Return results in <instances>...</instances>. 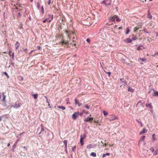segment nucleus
I'll return each instance as SVG.
<instances>
[{
	"instance_id": "obj_1",
	"label": "nucleus",
	"mask_w": 158,
	"mask_h": 158,
	"mask_svg": "<svg viewBox=\"0 0 158 158\" xmlns=\"http://www.w3.org/2000/svg\"><path fill=\"white\" fill-rule=\"evenodd\" d=\"M16 7V9H19V10L17 11L16 16L17 18L19 19L22 15L24 12H26V9L24 7H22L21 4H17Z\"/></svg>"
},
{
	"instance_id": "obj_2",
	"label": "nucleus",
	"mask_w": 158,
	"mask_h": 158,
	"mask_svg": "<svg viewBox=\"0 0 158 158\" xmlns=\"http://www.w3.org/2000/svg\"><path fill=\"white\" fill-rule=\"evenodd\" d=\"M65 32L67 35V38L66 40H64L63 39H62L61 41L60 42V44H61L62 45H63V44H68L70 40V38L69 35V32L67 30H65Z\"/></svg>"
},
{
	"instance_id": "obj_3",
	"label": "nucleus",
	"mask_w": 158,
	"mask_h": 158,
	"mask_svg": "<svg viewBox=\"0 0 158 158\" xmlns=\"http://www.w3.org/2000/svg\"><path fill=\"white\" fill-rule=\"evenodd\" d=\"M115 19L117 22H120L121 21V19L118 18V16L115 15L113 16L110 17L108 19L111 22H113L115 21Z\"/></svg>"
},
{
	"instance_id": "obj_4",
	"label": "nucleus",
	"mask_w": 158,
	"mask_h": 158,
	"mask_svg": "<svg viewBox=\"0 0 158 158\" xmlns=\"http://www.w3.org/2000/svg\"><path fill=\"white\" fill-rule=\"evenodd\" d=\"M111 1V0H105L102 2V3L105 4L106 6H108L110 5Z\"/></svg>"
},
{
	"instance_id": "obj_5",
	"label": "nucleus",
	"mask_w": 158,
	"mask_h": 158,
	"mask_svg": "<svg viewBox=\"0 0 158 158\" xmlns=\"http://www.w3.org/2000/svg\"><path fill=\"white\" fill-rule=\"evenodd\" d=\"M80 115V114L79 112H75L73 114L72 118L73 119H76L78 116Z\"/></svg>"
},
{
	"instance_id": "obj_6",
	"label": "nucleus",
	"mask_w": 158,
	"mask_h": 158,
	"mask_svg": "<svg viewBox=\"0 0 158 158\" xmlns=\"http://www.w3.org/2000/svg\"><path fill=\"white\" fill-rule=\"evenodd\" d=\"M146 143L144 141H139L138 143V146L141 148H143L144 147Z\"/></svg>"
},
{
	"instance_id": "obj_7",
	"label": "nucleus",
	"mask_w": 158,
	"mask_h": 158,
	"mask_svg": "<svg viewBox=\"0 0 158 158\" xmlns=\"http://www.w3.org/2000/svg\"><path fill=\"white\" fill-rule=\"evenodd\" d=\"M111 116V118L109 119V120L110 121H111L112 120H114L115 119H118V118L114 114H112L110 115Z\"/></svg>"
},
{
	"instance_id": "obj_8",
	"label": "nucleus",
	"mask_w": 158,
	"mask_h": 158,
	"mask_svg": "<svg viewBox=\"0 0 158 158\" xmlns=\"http://www.w3.org/2000/svg\"><path fill=\"white\" fill-rule=\"evenodd\" d=\"M85 135H83L82 136V135H81V139H80V142L81 145H83L84 144L83 140L85 138Z\"/></svg>"
},
{
	"instance_id": "obj_9",
	"label": "nucleus",
	"mask_w": 158,
	"mask_h": 158,
	"mask_svg": "<svg viewBox=\"0 0 158 158\" xmlns=\"http://www.w3.org/2000/svg\"><path fill=\"white\" fill-rule=\"evenodd\" d=\"M124 41L127 43H131L132 42V40L131 39L127 38L124 40Z\"/></svg>"
},
{
	"instance_id": "obj_10",
	"label": "nucleus",
	"mask_w": 158,
	"mask_h": 158,
	"mask_svg": "<svg viewBox=\"0 0 158 158\" xmlns=\"http://www.w3.org/2000/svg\"><path fill=\"white\" fill-rule=\"evenodd\" d=\"M46 131L44 129L43 127H42L41 128V131L39 133V135H41V134H44L46 133Z\"/></svg>"
},
{
	"instance_id": "obj_11",
	"label": "nucleus",
	"mask_w": 158,
	"mask_h": 158,
	"mask_svg": "<svg viewBox=\"0 0 158 158\" xmlns=\"http://www.w3.org/2000/svg\"><path fill=\"white\" fill-rule=\"evenodd\" d=\"M75 104L76 105H78L79 106H80L81 105V104L77 100L75 99Z\"/></svg>"
},
{
	"instance_id": "obj_12",
	"label": "nucleus",
	"mask_w": 158,
	"mask_h": 158,
	"mask_svg": "<svg viewBox=\"0 0 158 158\" xmlns=\"http://www.w3.org/2000/svg\"><path fill=\"white\" fill-rule=\"evenodd\" d=\"M20 44L17 41L15 44V50H16L17 49H18L19 46Z\"/></svg>"
},
{
	"instance_id": "obj_13",
	"label": "nucleus",
	"mask_w": 158,
	"mask_h": 158,
	"mask_svg": "<svg viewBox=\"0 0 158 158\" xmlns=\"http://www.w3.org/2000/svg\"><path fill=\"white\" fill-rule=\"evenodd\" d=\"M146 106L148 107H149L150 109H152V104L151 103H147L146 105Z\"/></svg>"
},
{
	"instance_id": "obj_14",
	"label": "nucleus",
	"mask_w": 158,
	"mask_h": 158,
	"mask_svg": "<svg viewBox=\"0 0 158 158\" xmlns=\"http://www.w3.org/2000/svg\"><path fill=\"white\" fill-rule=\"evenodd\" d=\"M147 130L145 129H143V130H142L140 132L139 134L141 135L143 133H145L147 132Z\"/></svg>"
},
{
	"instance_id": "obj_15",
	"label": "nucleus",
	"mask_w": 158,
	"mask_h": 158,
	"mask_svg": "<svg viewBox=\"0 0 158 158\" xmlns=\"http://www.w3.org/2000/svg\"><path fill=\"white\" fill-rule=\"evenodd\" d=\"M128 90L129 92H133L134 91V89L131 88L130 87H128Z\"/></svg>"
},
{
	"instance_id": "obj_16",
	"label": "nucleus",
	"mask_w": 158,
	"mask_h": 158,
	"mask_svg": "<svg viewBox=\"0 0 158 158\" xmlns=\"http://www.w3.org/2000/svg\"><path fill=\"white\" fill-rule=\"evenodd\" d=\"M94 147V146L92 145L91 144H89L86 147L88 149H90Z\"/></svg>"
},
{
	"instance_id": "obj_17",
	"label": "nucleus",
	"mask_w": 158,
	"mask_h": 158,
	"mask_svg": "<svg viewBox=\"0 0 158 158\" xmlns=\"http://www.w3.org/2000/svg\"><path fill=\"white\" fill-rule=\"evenodd\" d=\"M57 108L59 109H61L62 110H64L65 109V107L60 106H57Z\"/></svg>"
},
{
	"instance_id": "obj_18",
	"label": "nucleus",
	"mask_w": 158,
	"mask_h": 158,
	"mask_svg": "<svg viewBox=\"0 0 158 158\" xmlns=\"http://www.w3.org/2000/svg\"><path fill=\"white\" fill-rule=\"evenodd\" d=\"M130 30L129 27H127L126 28V34L127 35L128 34L129 32H130Z\"/></svg>"
},
{
	"instance_id": "obj_19",
	"label": "nucleus",
	"mask_w": 158,
	"mask_h": 158,
	"mask_svg": "<svg viewBox=\"0 0 158 158\" xmlns=\"http://www.w3.org/2000/svg\"><path fill=\"white\" fill-rule=\"evenodd\" d=\"M145 136H142L141 137L139 141H144V139H145Z\"/></svg>"
},
{
	"instance_id": "obj_20",
	"label": "nucleus",
	"mask_w": 158,
	"mask_h": 158,
	"mask_svg": "<svg viewBox=\"0 0 158 158\" xmlns=\"http://www.w3.org/2000/svg\"><path fill=\"white\" fill-rule=\"evenodd\" d=\"M90 156L94 157L96 156V154L94 152H91L90 154Z\"/></svg>"
},
{
	"instance_id": "obj_21",
	"label": "nucleus",
	"mask_w": 158,
	"mask_h": 158,
	"mask_svg": "<svg viewBox=\"0 0 158 158\" xmlns=\"http://www.w3.org/2000/svg\"><path fill=\"white\" fill-rule=\"evenodd\" d=\"M148 18H149L150 19H152V15H151V14L149 13V10L148 11Z\"/></svg>"
},
{
	"instance_id": "obj_22",
	"label": "nucleus",
	"mask_w": 158,
	"mask_h": 158,
	"mask_svg": "<svg viewBox=\"0 0 158 158\" xmlns=\"http://www.w3.org/2000/svg\"><path fill=\"white\" fill-rule=\"evenodd\" d=\"M81 113L82 114H87L89 113V112L88 111L83 110L82 111Z\"/></svg>"
},
{
	"instance_id": "obj_23",
	"label": "nucleus",
	"mask_w": 158,
	"mask_h": 158,
	"mask_svg": "<svg viewBox=\"0 0 158 158\" xmlns=\"http://www.w3.org/2000/svg\"><path fill=\"white\" fill-rule=\"evenodd\" d=\"M110 155V153H106V154H103L102 155V158H104L106 156H109Z\"/></svg>"
},
{
	"instance_id": "obj_24",
	"label": "nucleus",
	"mask_w": 158,
	"mask_h": 158,
	"mask_svg": "<svg viewBox=\"0 0 158 158\" xmlns=\"http://www.w3.org/2000/svg\"><path fill=\"white\" fill-rule=\"evenodd\" d=\"M110 155V153H106V154H103L102 155V158H104L106 156H109Z\"/></svg>"
},
{
	"instance_id": "obj_25",
	"label": "nucleus",
	"mask_w": 158,
	"mask_h": 158,
	"mask_svg": "<svg viewBox=\"0 0 158 158\" xmlns=\"http://www.w3.org/2000/svg\"><path fill=\"white\" fill-rule=\"evenodd\" d=\"M153 96H158V91H155L154 93Z\"/></svg>"
},
{
	"instance_id": "obj_26",
	"label": "nucleus",
	"mask_w": 158,
	"mask_h": 158,
	"mask_svg": "<svg viewBox=\"0 0 158 158\" xmlns=\"http://www.w3.org/2000/svg\"><path fill=\"white\" fill-rule=\"evenodd\" d=\"M2 95H3V98L2 100L3 102H5V98H6V96L4 95V93L3 92L2 93Z\"/></svg>"
},
{
	"instance_id": "obj_27",
	"label": "nucleus",
	"mask_w": 158,
	"mask_h": 158,
	"mask_svg": "<svg viewBox=\"0 0 158 158\" xmlns=\"http://www.w3.org/2000/svg\"><path fill=\"white\" fill-rule=\"evenodd\" d=\"M32 95L33 96L34 98L35 99H36L37 98L38 96L37 94H33Z\"/></svg>"
},
{
	"instance_id": "obj_28",
	"label": "nucleus",
	"mask_w": 158,
	"mask_h": 158,
	"mask_svg": "<svg viewBox=\"0 0 158 158\" xmlns=\"http://www.w3.org/2000/svg\"><path fill=\"white\" fill-rule=\"evenodd\" d=\"M69 101V98H67L66 99V103L67 104H70Z\"/></svg>"
},
{
	"instance_id": "obj_29",
	"label": "nucleus",
	"mask_w": 158,
	"mask_h": 158,
	"mask_svg": "<svg viewBox=\"0 0 158 158\" xmlns=\"http://www.w3.org/2000/svg\"><path fill=\"white\" fill-rule=\"evenodd\" d=\"M143 47L142 45H140L137 48V50H142V48H141V47Z\"/></svg>"
},
{
	"instance_id": "obj_30",
	"label": "nucleus",
	"mask_w": 158,
	"mask_h": 158,
	"mask_svg": "<svg viewBox=\"0 0 158 158\" xmlns=\"http://www.w3.org/2000/svg\"><path fill=\"white\" fill-rule=\"evenodd\" d=\"M84 107H85V108H87V109H90V106H89V105L88 104H86V105L85 106H84Z\"/></svg>"
},
{
	"instance_id": "obj_31",
	"label": "nucleus",
	"mask_w": 158,
	"mask_h": 158,
	"mask_svg": "<svg viewBox=\"0 0 158 158\" xmlns=\"http://www.w3.org/2000/svg\"><path fill=\"white\" fill-rule=\"evenodd\" d=\"M64 145L65 146V147L66 148L67 147V141L66 140H64Z\"/></svg>"
},
{
	"instance_id": "obj_32",
	"label": "nucleus",
	"mask_w": 158,
	"mask_h": 158,
	"mask_svg": "<svg viewBox=\"0 0 158 158\" xmlns=\"http://www.w3.org/2000/svg\"><path fill=\"white\" fill-rule=\"evenodd\" d=\"M146 60H147L146 58L143 59V58H140L138 60H139V61L140 60H141L142 61H145Z\"/></svg>"
},
{
	"instance_id": "obj_33",
	"label": "nucleus",
	"mask_w": 158,
	"mask_h": 158,
	"mask_svg": "<svg viewBox=\"0 0 158 158\" xmlns=\"http://www.w3.org/2000/svg\"><path fill=\"white\" fill-rule=\"evenodd\" d=\"M137 39V38L135 36H134L133 35H132V39L133 40H135Z\"/></svg>"
},
{
	"instance_id": "obj_34",
	"label": "nucleus",
	"mask_w": 158,
	"mask_h": 158,
	"mask_svg": "<svg viewBox=\"0 0 158 158\" xmlns=\"http://www.w3.org/2000/svg\"><path fill=\"white\" fill-rule=\"evenodd\" d=\"M85 121L86 122H89V117H87V118L85 119Z\"/></svg>"
},
{
	"instance_id": "obj_35",
	"label": "nucleus",
	"mask_w": 158,
	"mask_h": 158,
	"mask_svg": "<svg viewBox=\"0 0 158 158\" xmlns=\"http://www.w3.org/2000/svg\"><path fill=\"white\" fill-rule=\"evenodd\" d=\"M103 113L104 115H105V116H106V115H107L108 114V113L107 112H106L105 111H103Z\"/></svg>"
},
{
	"instance_id": "obj_36",
	"label": "nucleus",
	"mask_w": 158,
	"mask_h": 158,
	"mask_svg": "<svg viewBox=\"0 0 158 158\" xmlns=\"http://www.w3.org/2000/svg\"><path fill=\"white\" fill-rule=\"evenodd\" d=\"M150 150L152 152H153L154 151V149L153 148L151 147L150 148Z\"/></svg>"
},
{
	"instance_id": "obj_37",
	"label": "nucleus",
	"mask_w": 158,
	"mask_h": 158,
	"mask_svg": "<svg viewBox=\"0 0 158 158\" xmlns=\"http://www.w3.org/2000/svg\"><path fill=\"white\" fill-rule=\"evenodd\" d=\"M121 83L124 85L127 84V82L126 81H122L121 82Z\"/></svg>"
},
{
	"instance_id": "obj_38",
	"label": "nucleus",
	"mask_w": 158,
	"mask_h": 158,
	"mask_svg": "<svg viewBox=\"0 0 158 158\" xmlns=\"http://www.w3.org/2000/svg\"><path fill=\"white\" fill-rule=\"evenodd\" d=\"M4 74H5V75L7 77V78H9V77L8 76V74H7V73L6 72H4Z\"/></svg>"
},
{
	"instance_id": "obj_39",
	"label": "nucleus",
	"mask_w": 158,
	"mask_h": 158,
	"mask_svg": "<svg viewBox=\"0 0 158 158\" xmlns=\"http://www.w3.org/2000/svg\"><path fill=\"white\" fill-rule=\"evenodd\" d=\"M152 139L153 140H154L156 139V138H155V135L154 134L152 135Z\"/></svg>"
},
{
	"instance_id": "obj_40",
	"label": "nucleus",
	"mask_w": 158,
	"mask_h": 158,
	"mask_svg": "<svg viewBox=\"0 0 158 158\" xmlns=\"http://www.w3.org/2000/svg\"><path fill=\"white\" fill-rule=\"evenodd\" d=\"M137 28L139 29L141 27V25H138L137 26H136Z\"/></svg>"
},
{
	"instance_id": "obj_41",
	"label": "nucleus",
	"mask_w": 158,
	"mask_h": 158,
	"mask_svg": "<svg viewBox=\"0 0 158 158\" xmlns=\"http://www.w3.org/2000/svg\"><path fill=\"white\" fill-rule=\"evenodd\" d=\"M138 30V29L137 28V27H135L134 28V31L135 32H136V31H137Z\"/></svg>"
},
{
	"instance_id": "obj_42",
	"label": "nucleus",
	"mask_w": 158,
	"mask_h": 158,
	"mask_svg": "<svg viewBox=\"0 0 158 158\" xmlns=\"http://www.w3.org/2000/svg\"><path fill=\"white\" fill-rule=\"evenodd\" d=\"M9 55H10V56H11V54H12V51L10 50L9 51Z\"/></svg>"
},
{
	"instance_id": "obj_43",
	"label": "nucleus",
	"mask_w": 158,
	"mask_h": 158,
	"mask_svg": "<svg viewBox=\"0 0 158 158\" xmlns=\"http://www.w3.org/2000/svg\"><path fill=\"white\" fill-rule=\"evenodd\" d=\"M106 73L108 74V76L110 77L111 74V73L110 72H107Z\"/></svg>"
},
{
	"instance_id": "obj_44",
	"label": "nucleus",
	"mask_w": 158,
	"mask_h": 158,
	"mask_svg": "<svg viewBox=\"0 0 158 158\" xmlns=\"http://www.w3.org/2000/svg\"><path fill=\"white\" fill-rule=\"evenodd\" d=\"M76 149V147L74 146L72 148V150L73 151H74Z\"/></svg>"
},
{
	"instance_id": "obj_45",
	"label": "nucleus",
	"mask_w": 158,
	"mask_h": 158,
	"mask_svg": "<svg viewBox=\"0 0 158 158\" xmlns=\"http://www.w3.org/2000/svg\"><path fill=\"white\" fill-rule=\"evenodd\" d=\"M14 52H13L12 53L11 55V56H12V59H13L14 60Z\"/></svg>"
},
{
	"instance_id": "obj_46",
	"label": "nucleus",
	"mask_w": 158,
	"mask_h": 158,
	"mask_svg": "<svg viewBox=\"0 0 158 158\" xmlns=\"http://www.w3.org/2000/svg\"><path fill=\"white\" fill-rule=\"evenodd\" d=\"M158 154V153H157V151H156L154 153V155H157Z\"/></svg>"
},
{
	"instance_id": "obj_47",
	"label": "nucleus",
	"mask_w": 158,
	"mask_h": 158,
	"mask_svg": "<svg viewBox=\"0 0 158 158\" xmlns=\"http://www.w3.org/2000/svg\"><path fill=\"white\" fill-rule=\"evenodd\" d=\"M156 55H158V52H155L154 54V55H153L152 56H155Z\"/></svg>"
},
{
	"instance_id": "obj_48",
	"label": "nucleus",
	"mask_w": 158,
	"mask_h": 158,
	"mask_svg": "<svg viewBox=\"0 0 158 158\" xmlns=\"http://www.w3.org/2000/svg\"><path fill=\"white\" fill-rule=\"evenodd\" d=\"M93 119V118H90L89 117V122H91L92 121Z\"/></svg>"
},
{
	"instance_id": "obj_49",
	"label": "nucleus",
	"mask_w": 158,
	"mask_h": 158,
	"mask_svg": "<svg viewBox=\"0 0 158 158\" xmlns=\"http://www.w3.org/2000/svg\"><path fill=\"white\" fill-rule=\"evenodd\" d=\"M86 41L89 43H90V40L89 39H87L86 40Z\"/></svg>"
},
{
	"instance_id": "obj_50",
	"label": "nucleus",
	"mask_w": 158,
	"mask_h": 158,
	"mask_svg": "<svg viewBox=\"0 0 158 158\" xmlns=\"http://www.w3.org/2000/svg\"><path fill=\"white\" fill-rule=\"evenodd\" d=\"M108 143H107L106 144V143H104L103 145V147H106L107 145H108Z\"/></svg>"
},
{
	"instance_id": "obj_51",
	"label": "nucleus",
	"mask_w": 158,
	"mask_h": 158,
	"mask_svg": "<svg viewBox=\"0 0 158 158\" xmlns=\"http://www.w3.org/2000/svg\"><path fill=\"white\" fill-rule=\"evenodd\" d=\"M16 147V144H15H15L14 145H13V147L14 148H15Z\"/></svg>"
},
{
	"instance_id": "obj_52",
	"label": "nucleus",
	"mask_w": 158,
	"mask_h": 158,
	"mask_svg": "<svg viewBox=\"0 0 158 158\" xmlns=\"http://www.w3.org/2000/svg\"><path fill=\"white\" fill-rule=\"evenodd\" d=\"M51 3V0H49L48 2V4L49 5Z\"/></svg>"
},
{
	"instance_id": "obj_53",
	"label": "nucleus",
	"mask_w": 158,
	"mask_h": 158,
	"mask_svg": "<svg viewBox=\"0 0 158 158\" xmlns=\"http://www.w3.org/2000/svg\"><path fill=\"white\" fill-rule=\"evenodd\" d=\"M47 20V19H45V20H44L43 21V22L44 23H45L46 22Z\"/></svg>"
},
{
	"instance_id": "obj_54",
	"label": "nucleus",
	"mask_w": 158,
	"mask_h": 158,
	"mask_svg": "<svg viewBox=\"0 0 158 158\" xmlns=\"http://www.w3.org/2000/svg\"><path fill=\"white\" fill-rule=\"evenodd\" d=\"M18 141H19V139H17V140L16 141V142H15V144H17V143H18Z\"/></svg>"
},
{
	"instance_id": "obj_55",
	"label": "nucleus",
	"mask_w": 158,
	"mask_h": 158,
	"mask_svg": "<svg viewBox=\"0 0 158 158\" xmlns=\"http://www.w3.org/2000/svg\"><path fill=\"white\" fill-rule=\"evenodd\" d=\"M108 145H109L110 146H112L113 145V144H108Z\"/></svg>"
},
{
	"instance_id": "obj_56",
	"label": "nucleus",
	"mask_w": 158,
	"mask_h": 158,
	"mask_svg": "<svg viewBox=\"0 0 158 158\" xmlns=\"http://www.w3.org/2000/svg\"><path fill=\"white\" fill-rule=\"evenodd\" d=\"M27 50V48H25L24 49V51L26 52Z\"/></svg>"
},
{
	"instance_id": "obj_57",
	"label": "nucleus",
	"mask_w": 158,
	"mask_h": 158,
	"mask_svg": "<svg viewBox=\"0 0 158 158\" xmlns=\"http://www.w3.org/2000/svg\"><path fill=\"white\" fill-rule=\"evenodd\" d=\"M46 102H47V103H49V102H48V99H46Z\"/></svg>"
},
{
	"instance_id": "obj_58",
	"label": "nucleus",
	"mask_w": 158,
	"mask_h": 158,
	"mask_svg": "<svg viewBox=\"0 0 158 158\" xmlns=\"http://www.w3.org/2000/svg\"><path fill=\"white\" fill-rule=\"evenodd\" d=\"M11 64L12 65L14 66V63H11Z\"/></svg>"
},
{
	"instance_id": "obj_59",
	"label": "nucleus",
	"mask_w": 158,
	"mask_h": 158,
	"mask_svg": "<svg viewBox=\"0 0 158 158\" xmlns=\"http://www.w3.org/2000/svg\"><path fill=\"white\" fill-rule=\"evenodd\" d=\"M48 106H49V107L50 108H51V107L50 106V104L49 103H48Z\"/></svg>"
},
{
	"instance_id": "obj_60",
	"label": "nucleus",
	"mask_w": 158,
	"mask_h": 158,
	"mask_svg": "<svg viewBox=\"0 0 158 158\" xmlns=\"http://www.w3.org/2000/svg\"><path fill=\"white\" fill-rule=\"evenodd\" d=\"M23 148H25V149H26V150H27V148L26 147H25L24 146L23 147Z\"/></svg>"
},
{
	"instance_id": "obj_61",
	"label": "nucleus",
	"mask_w": 158,
	"mask_h": 158,
	"mask_svg": "<svg viewBox=\"0 0 158 158\" xmlns=\"http://www.w3.org/2000/svg\"><path fill=\"white\" fill-rule=\"evenodd\" d=\"M2 98V95L1 94V93H0V99H1Z\"/></svg>"
},
{
	"instance_id": "obj_62",
	"label": "nucleus",
	"mask_w": 158,
	"mask_h": 158,
	"mask_svg": "<svg viewBox=\"0 0 158 158\" xmlns=\"http://www.w3.org/2000/svg\"><path fill=\"white\" fill-rule=\"evenodd\" d=\"M94 122L95 123H98V121H94Z\"/></svg>"
},
{
	"instance_id": "obj_63",
	"label": "nucleus",
	"mask_w": 158,
	"mask_h": 158,
	"mask_svg": "<svg viewBox=\"0 0 158 158\" xmlns=\"http://www.w3.org/2000/svg\"><path fill=\"white\" fill-rule=\"evenodd\" d=\"M10 143H9L8 144V145H7V146H8V147H9L10 146Z\"/></svg>"
},
{
	"instance_id": "obj_64",
	"label": "nucleus",
	"mask_w": 158,
	"mask_h": 158,
	"mask_svg": "<svg viewBox=\"0 0 158 158\" xmlns=\"http://www.w3.org/2000/svg\"><path fill=\"white\" fill-rule=\"evenodd\" d=\"M69 108H70L71 109H73V108L72 107H71V106H69Z\"/></svg>"
}]
</instances>
